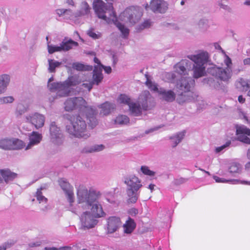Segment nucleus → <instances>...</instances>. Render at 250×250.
Segmentation results:
<instances>
[{"label":"nucleus","instance_id":"34","mask_svg":"<svg viewBox=\"0 0 250 250\" xmlns=\"http://www.w3.org/2000/svg\"><path fill=\"white\" fill-rule=\"evenodd\" d=\"M129 122V118L123 115L118 116L115 120V123L119 125H125L128 123Z\"/></svg>","mask_w":250,"mask_h":250},{"label":"nucleus","instance_id":"50","mask_svg":"<svg viewBox=\"0 0 250 250\" xmlns=\"http://www.w3.org/2000/svg\"><path fill=\"white\" fill-rule=\"evenodd\" d=\"M230 144V141L227 142L225 145H223V146H221L217 147L216 148V151L217 152H220L223 149H224L225 147L229 146Z\"/></svg>","mask_w":250,"mask_h":250},{"label":"nucleus","instance_id":"43","mask_svg":"<svg viewBox=\"0 0 250 250\" xmlns=\"http://www.w3.org/2000/svg\"><path fill=\"white\" fill-rule=\"evenodd\" d=\"M239 165L237 163H232L229 167L230 173H237L239 171Z\"/></svg>","mask_w":250,"mask_h":250},{"label":"nucleus","instance_id":"9","mask_svg":"<svg viewBox=\"0 0 250 250\" xmlns=\"http://www.w3.org/2000/svg\"><path fill=\"white\" fill-rule=\"evenodd\" d=\"M25 146V143L19 139L5 138L0 140V149L4 150H19Z\"/></svg>","mask_w":250,"mask_h":250},{"label":"nucleus","instance_id":"16","mask_svg":"<svg viewBox=\"0 0 250 250\" xmlns=\"http://www.w3.org/2000/svg\"><path fill=\"white\" fill-rule=\"evenodd\" d=\"M94 216L89 212L85 211L81 216V221L84 227L92 228L96 224Z\"/></svg>","mask_w":250,"mask_h":250},{"label":"nucleus","instance_id":"60","mask_svg":"<svg viewBox=\"0 0 250 250\" xmlns=\"http://www.w3.org/2000/svg\"><path fill=\"white\" fill-rule=\"evenodd\" d=\"M238 100L240 103H244L245 102V99L243 97L242 95H240L238 97Z\"/></svg>","mask_w":250,"mask_h":250},{"label":"nucleus","instance_id":"63","mask_svg":"<svg viewBox=\"0 0 250 250\" xmlns=\"http://www.w3.org/2000/svg\"><path fill=\"white\" fill-rule=\"evenodd\" d=\"M94 61L95 63H97L98 64H99L98 66H101V65H102L100 63V60L96 57H95L94 59Z\"/></svg>","mask_w":250,"mask_h":250},{"label":"nucleus","instance_id":"6","mask_svg":"<svg viewBox=\"0 0 250 250\" xmlns=\"http://www.w3.org/2000/svg\"><path fill=\"white\" fill-rule=\"evenodd\" d=\"M77 199L79 204H85V206L90 207L98 200L101 194L99 191L87 189L83 186H80L77 190Z\"/></svg>","mask_w":250,"mask_h":250},{"label":"nucleus","instance_id":"59","mask_svg":"<svg viewBox=\"0 0 250 250\" xmlns=\"http://www.w3.org/2000/svg\"><path fill=\"white\" fill-rule=\"evenodd\" d=\"M25 110V109L23 107L21 109H20L19 110H17L16 113L17 115H21L22 113H24Z\"/></svg>","mask_w":250,"mask_h":250},{"label":"nucleus","instance_id":"35","mask_svg":"<svg viewBox=\"0 0 250 250\" xmlns=\"http://www.w3.org/2000/svg\"><path fill=\"white\" fill-rule=\"evenodd\" d=\"M48 70L50 73L55 72L56 68L59 67L62 63L61 62L55 61L51 59L48 60Z\"/></svg>","mask_w":250,"mask_h":250},{"label":"nucleus","instance_id":"61","mask_svg":"<svg viewBox=\"0 0 250 250\" xmlns=\"http://www.w3.org/2000/svg\"><path fill=\"white\" fill-rule=\"evenodd\" d=\"M244 63L245 65H250V58H246L244 60Z\"/></svg>","mask_w":250,"mask_h":250},{"label":"nucleus","instance_id":"14","mask_svg":"<svg viewBox=\"0 0 250 250\" xmlns=\"http://www.w3.org/2000/svg\"><path fill=\"white\" fill-rule=\"evenodd\" d=\"M121 225V221L119 217L116 216L109 217L107 220V231L108 233H113L119 229Z\"/></svg>","mask_w":250,"mask_h":250},{"label":"nucleus","instance_id":"54","mask_svg":"<svg viewBox=\"0 0 250 250\" xmlns=\"http://www.w3.org/2000/svg\"><path fill=\"white\" fill-rule=\"evenodd\" d=\"M94 83H92V82L89 83H83V86L84 87L88 89V91H90L91 89L92 88V85Z\"/></svg>","mask_w":250,"mask_h":250},{"label":"nucleus","instance_id":"18","mask_svg":"<svg viewBox=\"0 0 250 250\" xmlns=\"http://www.w3.org/2000/svg\"><path fill=\"white\" fill-rule=\"evenodd\" d=\"M42 135L38 132L33 131L29 136V142L24 147L25 150L30 149L33 146L39 144L42 140Z\"/></svg>","mask_w":250,"mask_h":250},{"label":"nucleus","instance_id":"44","mask_svg":"<svg viewBox=\"0 0 250 250\" xmlns=\"http://www.w3.org/2000/svg\"><path fill=\"white\" fill-rule=\"evenodd\" d=\"M146 84L150 89L153 91H157L158 88L157 86L154 84L148 78H147L146 81Z\"/></svg>","mask_w":250,"mask_h":250},{"label":"nucleus","instance_id":"38","mask_svg":"<svg viewBox=\"0 0 250 250\" xmlns=\"http://www.w3.org/2000/svg\"><path fill=\"white\" fill-rule=\"evenodd\" d=\"M118 100L120 103L124 104H125L128 105V106L129 104H131V99L130 98L125 94H121L118 99Z\"/></svg>","mask_w":250,"mask_h":250},{"label":"nucleus","instance_id":"24","mask_svg":"<svg viewBox=\"0 0 250 250\" xmlns=\"http://www.w3.org/2000/svg\"><path fill=\"white\" fill-rule=\"evenodd\" d=\"M160 94L162 95L163 100L168 102H171L175 100L176 95L174 92L171 90H161Z\"/></svg>","mask_w":250,"mask_h":250},{"label":"nucleus","instance_id":"57","mask_svg":"<svg viewBox=\"0 0 250 250\" xmlns=\"http://www.w3.org/2000/svg\"><path fill=\"white\" fill-rule=\"evenodd\" d=\"M214 179L215 180V181L217 182H229V180H226L225 179H221L218 177H214Z\"/></svg>","mask_w":250,"mask_h":250},{"label":"nucleus","instance_id":"2","mask_svg":"<svg viewBox=\"0 0 250 250\" xmlns=\"http://www.w3.org/2000/svg\"><path fill=\"white\" fill-rule=\"evenodd\" d=\"M64 109L66 111H72L76 109L86 108V117L89 122L88 124L92 128L97 125L96 118L97 112L92 107L87 106V102L82 97H74L68 98L64 103Z\"/></svg>","mask_w":250,"mask_h":250},{"label":"nucleus","instance_id":"56","mask_svg":"<svg viewBox=\"0 0 250 250\" xmlns=\"http://www.w3.org/2000/svg\"><path fill=\"white\" fill-rule=\"evenodd\" d=\"M67 11V9H59L56 10L57 13L60 16H62L64 14L65 12Z\"/></svg>","mask_w":250,"mask_h":250},{"label":"nucleus","instance_id":"29","mask_svg":"<svg viewBox=\"0 0 250 250\" xmlns=\"http://www.w3.org/2000/svg\"><path fill=\"white\" fill-rule=\"evenodd\" d=\"M100 108H102L101 114L104 115L108 114L111 110L114 108V105L108 102H105L100 105Z\"/></svg>","mask_w":250,"mask_h":250},{"label":"nucleus","instance_id":"13","mask_svg":"<svg viewBox=\"0 0 250 250\" xmlns=\"http://www.w3.org/2000/svg\"><path fill=\"white\" fill-rule=\"evenodd\" d=\"M50 133L51 140L54 144L59 145L62 143V135L55 122H52L50 124Z\"/></svg>","mask_w":250,"mask_h":250},{"label":"nucleus","instance_id":"3","mask_svg":"<svg viewBox=\"0 0 250 250\" xmlns=\"http://www.w3.org/2000/svg\"><path fill=\"white\" fill-rule=\"evenodd\" d=\"M68 120L70 125L66 126V129L68 133L78 138L86 139L90 137L86 122L79 115H70Z\"/></svg>","mask_w":250,"mask_h":250},{"label":"nucleus","instance_id":"5","mask_svg":"<svg viewBox=\"0 0 250 250\" xmlns=\"http://www.w3.org/2000/svg\"><path fill=\"white\" fill-rule=\"evenodd\" d=\"M188 58L194 62L193 77L198 78L205 76L206 74L205 64L208 61V53L206 52H201L197 55L188 56Z\"/></svg>","mask_w":250,"mask_h":250},{"label":"nucleus","instance_id":"1","mask_svg":"<svg viewBox=\"0 0 250 250\" xmlns=\"http://www.w3.org/2000/svg\"><path fill=\"white\" fill-rule=\"evenodd\" d=\"M107 3L102 0H94L93 3V9L99 18L105 21L108 23H114L126 38L129 34V29L124 24L118 22L116 12L113 6V0H105Z\"/></svg>","mask_w":250,"mask_h":250},{"label":"nucleus","instance_id":"30","mask_svg":"<svg viewBox=\"0 0 250 250\" xmlns=\"http://www.w3.org/2000/svg\"><path fill=\"white\" fill-rule=\"evenodd\" d=\"M60 45L62 51H66L71 49L73 46H78V43L72 40H69L67 42H62Z\"/></svg>","mask_w":250,"mask_h":250},{"label":"nucleus","instance_id":"21","mask_svg":"<svg viewBox=\"0 0 250 250\" xmlns=\"http://www.w3.org/2000/svg\"><path fill=\"white\" fill-rule=\"evenodd\" d=\"M90 207H92L91 213L95 218L101 217L105 215V214L103 210L101 205L98 203L97 200L93 203Z\"/></svg>","mask_w":250,"mask_h":250},{"label":"nucleus","instance_id":"17","mask_svg":"<svg viewBox=\"0 0 250 250\" xmlns=\"http://www.w3.org/2000/svg\"><path fill=\"white\" fill-rule=\"evenodd\" d=\"M27 119L37 129L41 128L44 125L45 117L42 114L36 113L27 117Z\"/></svg>","mask_w":250,"mask_h":250},{"label":"nucleus","instance_id":"36","mask_svg":"<svg viewBox=\"0 0 250 250\" xmlns=\"http://www.w3.org/2000/svg\"><path fill=\"white\" fill-rule=\"evenodd\" d=\"M237 86L241 89L242 91H247L250 87V84L243 79H240L237 83Z\"/></svg>","mask_w":250,"mask_h":250},{"label":"nucleus","instance_id":"42","mask_svg":"<svg viewBox=\"0 0 250 250\" xmlns=\"http://www.w3.org/2000/svg\"><path fill=\"white\" fill-rule=\"evenodd\" d=\"M14 100L12 96H7L0 98V104L12 103Z\"/></svg>","mask_w":250,"mask_h":250},{"label":"nucleus","instance_id":"51","mask_svg":"<svg viewBox=\"0 0 250 250\" xmlns=\"http://www.w3.org/2000/svg\"><path fill=\"white\" fill-rule=\"evenodd\" d=\"M138 213V210L135 208H132L128 211V213L131 216H135Z\"/></svg>","mask_w":250,"mask_h":250},{"label":"nucleus","instance_id":"27","mask_svg":"<svg viewBox=\"0 0 250 250\" xmlns=\"http://www.w3.org/2000/svg\"><path fill=\"white\" fill-rule=\"evenodd\" d=\"M137 191L133 190L131 188H127L126 193L128 196L127 202L129 203H135L138 200V194Z\"/></svg>","mask_w":250,"mask_h":250},{"label":"nucleus","instance_id":"62","mask_svg":"<svg viewBox=\"0 0 250 250\" xmlns=\"http://www.w3.org/2000/svg\"><path fill=\"white\" fill-rule=\"evenodd\" d=\"M8 244H4L2 246H0V250H6L7 248Z\"/></svg>","mask_w":250,"mask_h":250},{"label":"nucleus","instance_id":"55","mask_svg":"<svg viewBox=\"0 0 250 250\" xmlns=\"http://www.w3.org/2000/svg\"><path fill=\"white\" fill-rule=\"evenodd\" d=\"M225 63L227 66V68H229L230 69V65L231 64V60L228 56L227 57V59L225 61Z\"/></svg>","mask_w":250,"mask_h":250},{"label":"nucleus","instance_id":"58","mask_svg":"<svg viewBox=\"0 0 250 250\" xmlns=\"http://www.w3.org/2000/svg\"><path fill=\"white\" fill-rule=\"evenodd\" d=\"M40 242L31 243L29 244L30 247H35L40 246Z\"/></svg>","mask_w":250,"mask_h":250},{"label":"nucleus","instance_id":"20","mask_svg":"<svg viewBox=\"0 0 250 250\" xmlns=\"http://www.w3.org/2000/svg\"><path fill=\"white\" fill-rule=\"evenodd\" d=\"M125 183L128 187V188L138 190L142 187L141 181L135 176H131L125 180Z\"/></svg>","mask_w":250,"mask_h":250},{"label":"nucleus","instance_id":"19","mask_svg":"<svg viewBox=\"0 0 250 250\" xmlns=\"http://www.w3.org/2000/svg\"><path fill=\"white\" fill-rule=\"evenodd\" d=\"M151 98L150 93L147 90L143 91L138 98V103L141 105L142 109L147 110L148 109V103Z\"/></svg>","mask_w":250,"mask_h":250},{"label":"nucleus","instance_id":"32","mask_svg":"<svg viewBox=\"0 0 250 250\" xmlns=\"http://www.w3.org/2000/svg\"><path fill=\"white\" fill-rule=\"evenodd\" d=\"M104 148V146L103 145H96L89 149L84 148L82 152L83 153H92L102 150Z\"/></svg>","mask_w":250,"mask_h":250},{"label":"nucleus","instance_id":"15","mask_svg":"<svg viewBox=\"0 0 250 250\" xmlns=\"http://www.w3.org/2000/svg\"><path fill=\"white\" fill-rule=\"evenodd\" d=\"M150 7L154 12L164 13L167 9L168 4L164 0H151Z\"/></svg>","mask_w":250,"mask_h":250},{"label":"nucleus","instance_id":"37","mask_svg":"<svg viewBox=\"0 0 250 250\" xmlns=\"http://www.w3.org/2000/svg\"><path fill=\"white\" fill-rule=\"evenodd\" d=\"M42 188H40L37 189V192L36 193V197L37 198V200L39 201V203H46L47 201V199L42 195Z\"/></svg>","mask_w":250,"mask_h":250},{"label":"nucleus","instance_id":"22","mask_svg":"<svg viewBox=\"0 0 250 250\" xmlns=\"http://www.w3.org/2000/svg\"><path fill=\"white\" fill-rule=\"evenodd\" d=\"M92 83L98 85L103 79L102 69L100 66H95L93 70Z\"/></svg>","mask_w":250,"mask_h":250},{"label":"nucleus","instance_id":"46","mask_svg":"<svg viewBox=\"0 0 250 250\" xmlns=\"http://www.w3.org/2000/svg\"><path fill=\"white\" fill-rule=\"evenodd\" d=\"M187 181H188V179L182 178V177H180V178L175 179L173 183L175 185L179 186V185H180L181 184L185 183Z\"/></svg>","mask_w":250,"mask_h":250},{"label":"nucleus","instance_id":"53","mask_svg":"<svg viewBox=\"0 0 250 250\" xmlns=\"http://www.w3.org/2000/svg\"><path fill=\"white\" fill-rule=\"evenodd\" d=\"M228 2L226 0H221V2L219 3L220 7L223 9H227Z\"/></svg>","mask_w":250,"mask_h":250},{"label":"nucleus","instance_id":"28","mask_svg":"<svg viewBox=\"0 0 250 250\" xmlns=\"http://www.w3.org/2000/svg\"><path fill=\"white\" fill-rule=\"evenodd\" d=\"M10 81L9 76L2 75L0 76V94L4 93Z\"/></svg>","mask_w":250,"mask_h":250},{"label":"nucleus","instance_id":"47","mask_svg":"<svg viewBox=\"0 0 250 250\" xmlns=\"http://www.w3.org/2000/svg\"><path fill=\"white\" fill-rule=\"evenodd\" d=\"M151 25V22L149 20H145L142 24L140 25V28L141 29H143L145 28H146L149 27Z\"/></svg>","mask_w":250,"mask_h":250},{"label":"nucleus","instance_id":"33","mask_svg":"<svg viewBox=\"0 0 250 250\" xmlns=\"http://www.w3.org/2000/svg\"><path fill=\"white\" fill-rule=\"evenodd\" d=\"M72 67L78 71H86L92 69V66H85L83 64L78 62L73 63Z\"/></svg>","mask_w":250,"mask_h":250},{"label":"nucleus","instance_id":"40","mask_svg":"<svg viewBox=\"0 0 250 250\" xmlns=\"http://www.w3.org/2000/svg\"><path fill=\"white\" fill-rule=\"evenodd\" d=\"M90 8L86 2H83L82 3L81 15H85L89 13Z\"/></svg>","mask_w":250,"mask_h":250},{"label":"nucleus","instance_id":"23","mask_svg":"<svg viewBox=\"0 0 250 250\" xmlns=\"http://www.w3.org/2000/svg\"><path fill=\"white\" fill-rule=\"evenodd\" d=\"M124 232L127 234L131 233L136 228V223L134 220L129 217L128 220L123 225Z\"/></svg>","mask_w":250,"mask_h":250},{"label":"nucleus","instance_id":"39","mask_svg":"<svg viewBox=\"0 0 250 250\" xmlns=\"http://www.w3.org/2000/svg\"><path fill=\"white\" fill-rule=\"evenodd\" d=\"M185 132H182L177 134L175 137L176 139L172 143L173 147H175L181 141L185 136Z\"/></svg>","mask_w":250,"mask_h":250},{"label":"nucleus","instance_id":"31","mask_svg":"<svg viewBox=\"0 0 250 250\" xmlns=\"http://www.w3.org/2000/svg\"><path fill=\"white\" fill-rule=\"evenodd\" d=\"M128 106L130 112L135 116H139L141 114L142 107L139 104H137L135 103L132 102Z\"/></svg>","mask_w":250,"mask_h":250},{"label":"nucleus","instance_id":"4","mask_svg":"<svg viewBox=\"0 0 250 250\" xmlns=\"http://www.w3.org/2000/svg\"><path fill=\"white\" fill-rule=\"evenodd\" d=\"M81 80L78 75H74L69 76L67 79L62 83H53L50 87L51 90H58L59 95L65 97L69 95L70 90L68 88L71 86H75L81 83Z\"/></svg>","mask_w":250,"mask_h":250},{"label":"nucleus","instance_id":"45","mask_svg":"<svg viewBox=\"0 0 250 250\" xmlns=\"http://www.w3.org/2000/svg\"><path fill=\"white\" fill-rule=\"evenodd\" d=\"M141 169L142 172L145 175L149 176L154 175L155 172L150 170L146 166H142Z\"/></svg>","mask_w":250,"mask_h":250},{"label":"nucleus","instance_id":"64","mask_svg":"<svg viewBox=\"0 0 250 250\" xmlns=\"http://www.w3.org/2000/svg\"><path fill=\"white\" fill-rule=\"evenodd\" d=\"M44 250H58L57 248L55 247H52V248H48L45 247L44 248Z\"/></svg>","mask_w":250,"mask_h":250},{"label":"nucleus","instance_id":"10","mask_svg":"<svg viewBox=\"0 0 250 250\" xmlns=\"http://www.w3.org/2000/svg\"><path fill=\"white\" fill-rule=\"evenodd\" d=\"M231 70L229 68L223 69L213 67L209 69V73L215 77L223 81H227L230 78Z\"/></svg>","mask_w":250,"mask_h":250},{"label":"nucleus","instance_id":"12","mask_svg":"<svg viewBox=\"0 0 250 250\" xmlns=\"http://www.w3.org/2000/svg\"><path fill=\"white\" fill-rule=\"evenodd\" d=\"M236 133L237 135V140L247 144L250 145V129L244 125L236 126Z\"/></svg>","mask_w":250,"mask_h":250},{"label":"nucleus","instance_id":"48","mask_svg":"<svg viewBox=\"0 0 250 250\" xmlns=\"http://www.w3.org/2000/svg\"><path fill=\"white\" fill-rule=\"evenodd\" d=\"M87 34L89 36L93 39H97L99 38V36L94 32V30L93 29H90L88 31Z\"/></svg>","mask_w":250,"mask_h":250},{"label":"nucleus","instance_id":"41","mask_svg":"<svg viewBox=\"0 0 250 250\" xmlns=\"http://www.w3.org/2000/svg\"><path fill=\"white\" fill-rule=\"evenodd\" d=\"M48 51L49 54H53L55 52L62 51V48L60 46H55L52 45H48Z\"/></svg>","mask_w":250,"mask_h":250},{"label":"nucleus","instance_id":"25","mask_svg":"<svg viewBox=\"0 0 250 250\" xmlns=\"http://www.w3.org/2000/svg\"><path fill=\"white\" fill-rule=\"evenodd\" d=\"M188 61L182 60L181 62L177 63L175 66V71L181 75H185L187 74V69L185 66L188 67Z\"/></svg>","mask_w":250,"mask_h":250},{"label":"nucleus","instance_id":"49","mask_svg":"<svg viewBox=\"0 0 250 250\" xmlns=\"http://www.w3.org/2000/svg\"><path fill=\"white\" fill-rule=\"evenodd\" d=\"M230 144V141L227 142L225 145H223V146H221L217 147L216 148V151L217 152H220L223 149H224L225 147L229 146Z\"/></svg>","mask_w":250,"mask_h":250},{"label":"nucleus","instance_id":"8","mask_svg":"<svg viewBox=\"0 0 250 250\" xmlns=\"http://www.w3.org/2000/svg\"><path fill=\"white\" fill-rule=\"evenodd\" d=\"M194 84V81L191 78H185L180 80V87L181 89L184 88L185 91L177 98V101L180 104L191 101L193 99V93L189 90L191 85Z\"/></svg>","mask_w":250,"mask_h":250},{"label":"nucleus","instance_id":"52","mask_svg":"<svg viewBox=\"0 0 250 250\" xmlns=\"http://www.w3.org/2000/svg\"><path fill=\"white\" fill-rule=\"evenodd\" d=\"M100 66L101 67L102 69L104 68L105 72L107 74H109L111 72V68L110 66H104L103 65H101Z\"/></svg>","mask_w":250,"mask_h":250},{"label":"nucleus","instance_id":"26","mask_svg":"<svg viewBox=\"0 0 250 250\" xmlns=\"http://www.w3.org/2000/svg\"><path fill=\"white\" fill-rule=\"evenodd\" d=\"M0 172L2 177L6 183L9 181L13 180L16 178L17 176V174L16 173L12 172L9 169L1 170Z\"/></svg>","mask_w":250,"mask_h":250},{"label":"nucleus","instance_id":"7","mask_svg":"<svg viewBox=\"0 0 250 250\" xmlns=\"http://www.w3.org/2000/svg\"><path fill=\"white\" fill-rule=\"evenodd\" d=\"M143 15V9L138 6H130L126 7L120 14V18L122 21L134 25L138 23Z\"/></svg>","mask_w":250,"mask_h":250},{"label":"nucleus","instance_id":"11","mask_svg":"<svg viewBox=\"0 0 250 250\" xmlns=\"http://www.w3.org/2000/svg\"><path fill=\"white\" fill-rule=\"evenodd\" d=\"M59 183L62 189L65 192L70 206H72L75 200L73 187L63 178L60 179L59 180Z\"/></svg>","mask_w":250,"mask_h":250}]
</instances>
